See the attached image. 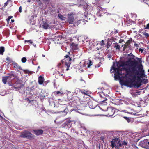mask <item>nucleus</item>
Masks as SVG:
<instances>
[{
  "mask_svg": "<svg viewBox=\"0 0 149 149\" xmlns=\"http://www.w3.org/2000/svg\"><path fill=\"white\" fill-rule=\"evenodd\" d=\"M129 58H128V60L126 62V65L127 67H124L123 69H126L127 73H129L131 71L133 72L138 70V65L139 62H140L141 61V59L136 57V59H137V61L135 60L134 59L135 56L131 53L128 54Z\"/></svg>",
  "mask_w": 149,
  "mask_h": 149,
  "instance_id": "nucleus-1",
  "label": "nucleus"
},
{
  "mask_svg": "<svg viewBox=\"0 0 149 149\" xmlns=\"http://www.w3.org/2000/svg\"><path fill=\"white\" fill-rule=\"evenodd\" d=\"M123 70L125 71L126 74L125 77L126 78L125 80L123 81V84L128 87L131 88L133 87V82L134 81V79H136V76L140 74L139 70H136L133 72L131 71L129 73H127L126 69Z\"/></svg>",
  "mask_w": 149,
  "mask_h": 149,
  "instance_id": "nucleus-2",
  "label": "nucleus"
},
{
  "mask_svg": "<svg viewBox=\"0 0 149 149\" xmlns=\"http://www.w3.org/2000/svg\"><path fill=\"white\" fill-rule=\"evenodd\" d=\"M126 63L123 61H120L118 62H116V64L113 62L112 67L110 69L111 73H112L114 71L115 72V77H119L121 74L120 73L119 71L120 70V68L121 67L124 66L127 67L126 65Z\"/></svg>",
  "mask_w": 149,
  "mask_h": 149,
  "instance_id": "nucleus-3",
  "label": "nucleus"
},
{
  "mask_svg": "<svg viewBox=\"0 0 149 149\" xmlns=\"http://www.w3.org/2000/svg\"><path fill=\"white\" fill-rule=\"evenodd\" d=\"M15 78V75L12 74H9V76L2 77V81L4 84H6L8 81L10 82Z\"/></svg>",
  "mask_w": 149,
  "mask_h": 149,
  "instance_id": "nucleus-4",
  "label": "nucleus"
},
{
  "mask_svg": "<svg viewBox=\"0 0 149 149\" xmlns=\"http://www.w3.org/2000/svg\"><path fill=\"white\" fill-rule=\"evenodd\" d=\"M20 137L22 138H27L29 139H33L34 136L30 132L28 131H25L22 133Z\"/></svg>",
  "mask_w": 149,
  "mask_h": 149,
  "instance_id": "nucleus-5",
  "label": "nucleus"
},
{
  "mask_svg": "<svg viewBox=\"0 0 149 149\" xmlns=\"http://www.w3.org/2000/svg\"><path fill=\"white\" fill-rule=\"evenodd\" d=\"M68 54L66 55L64 59L62 60V61L63 63V64L67 65L68 66H70L71 64V58L70 57L69 55L70 54L69 52H68Z\"/></svg>",
  "mask_w": 149,
  "mask_h": 149,
  "instance_id": "nucleus-6",
  "label": "nucleus"
},
{
  "mask_svg": "<svg viewBox=\"0 0 149 149\" xmlns=\"http://www.w3.org/2000/svg\"><path fill=\"white\" fill-rule=\"evenodd\" d=\"M17 81L15 84H13L14 89L17 90L20 89L23 86L22 81L17 77L16 78Z\"/></svg>",
  "mask_w": 149,
  "mask_h": 149,
  "instance_id": "nucleus-7",
  "label": "nucleus"
},
{
  "mask_svg": "<svg viewBox=\"0 0 149 149\" xmlns=\"http://www.w3.org/2000/svg\"><path fill=\"white\" fill-rule=\"evenodd\" d=\"M119 142H121L119 138L113 137L112 140L110 142L111 143V146L112 148H113L115 146L116 143H118Z\"/></svg>",
  "mask_w": 149,
  "mask_h": 149,
  "instance_id": "nucleus-8",
  "label": "nucleus"
},
{
  "mask_svg": "<svg viewBox=\"0 0 149 149\" xmlns=\"http://www.w3.org/2000/svg\"><path fill=\"white\" fill-rule=\"evenodd\" d=\"M100 96V98L98 99L97 102L99 103L102 104V103H104L105 105L107 104V102H105L107 100V98L105 97H102L101 94H99Z\"/></svg>",
  "mask_w": 149,
  "mask_h": 149,
  "instance_id": "nucleus-9",
  "label": "nucleus"
},
{
  "mask_svg": "<svg viewBox=\"0 0 149 149\" xmlns=\"http://www.w3.org/2000/svg\"><path fill=\"white\" fill-rule=\"evenodd\" d=\"M107 113L108 116H111L114 115L115 113V110L113 107H110L107 109Z\"/></svg>",
  "mask_w": 149,
  "mask_h": 149,
  "instance_id": "nucleus-10",
  "label": "nucleus"
},
{
  "mask_svg": "<svg viewBox=\"0 0 149 149\" xmlns=\"http://www.w3.org/2000/svg\"><path fill=\"white\" fill-rule=\"evenodd\" d=\"M68 22L69 23L72 24L74 20L73 13H72L70 14H68Z\"/></svg>",
  "mask_w": 149,
  "mask_h": 149,
  "instance_id": "nucleus-11",
  "label": "nucleus"
},
{
  "mask_svg": "<svg viewBox=\"0 0 149 149\" xmlns=\"http://www.w3.org/2000/svg\"><path fill=\"white\" fill-rule=\"evenodd\" d=\"M74 100V99L72 100L71 102L69 103L70 105L73 107L78 106L79 102V100Z\"/></svg>",
  "mask_w": 149,
  "mask_h": 149,
  "instance_id": "nucleus-12",
  "label": "nucleus"
},
{
  "mask_svg": "<svg viewBox=\"0 0 149 149\" xmlns=\"http://www.w3.org/2000/svg\"><path fill=\"white\" fill-rule=\"evenodd\" d=\"M33 131L35 134L37 136H39L42 134L43 131L41 129L34 130Z\"/></svg>",
  "mask_w": 149,
  "mask_h": 149,
  "instance_id": "nucleus-13",
  "label": "nucleus"
},
{
  "mask_svg": "<svg viewBox=\"0 0 149 149\" xmlns=\"http://www.w3.org/2000/svg\"><path fill=\"white\" fill-rule=\"evenodd\" d=\"M110 93L109 89H104L102 91V93H102L103 95L105 96H109V94Z\"/></svg>",
  "mask_w": 149,
  "mask_h": 149,
  "instance_id": "nucleus-14",
  "label": "nucleus"
},
{
  "mask_svg": "<svg viewBox=\"0 0 149 149\" xmlns=\"http://www.w3.org/2000/svg\"><path fill=\"white\" fill-rule=\"evenodd\" d=\"M68 111V109H65L64 111H60L58 113L60 114L61 116H64L66 115Z\"/></svg>",
  "mask_w": 149,
  "mask_h": 149,
  "instance_id": "nucleus-15",
  "label": "nucleus"
},
{
  "mask_svg": "<svg viewBox=\"0 0 149 149\" xmlns=\"http://www.w3.org/2000/svg\"><path fill=\"white\" fill-rule=\"evenodd\" d=\"M80 91H81V89L76 88L74 91V94L77 95L79 98H81Z\"/></svg>",
  "mask_w": 149,
  "mask_h": 149,
  "instance_id": "nucleus-16",
  "label": "nucleus"
},
{
  "mask_svg": "<svg viewBox=\"0 0 149 149\" xmlns=\"http://www.w3.org/2000/svg\"><path fill=\"white\" fill-rule=\"evenodd\" d=\"M88 104L89 107L92 109H94L97 106L95 103H94L91 100L88 102Z\"/></svg>",
  "mask_w": 149,
  "mask_h": 149,
  "instance_id": "nucleus-17",
  "label": "nucleus"
},
{
  "mask_svg": "<svg viewBox=\"0 0 149 149\" xmlns=\"http://www.w3.org/2000/svg\"><path fill=\"white\" fill-rule=\"evenodd\" d=\"M67 98L68 100L71 102L74 99V98L72 97V95L71 92H68L67 94Z\"/></svg>",
  "mask_w": 149,
  "mask_h": 149,
  "instance_id": "nucleus-18",
  "label": "nucleus"
},
{
  "mask_svg": "<svg viewBox=\"0 0 149 149\" xmlns=\"http://www.w3.org/2000/svg\"><path fill=\"white\" fill-rule=\"evenodd\" d=\"M71 47L73 50H77L78 49V45L72 42L71 44Z\"/></svg>",
  "mask_w": 149,
  "mask_h": 149,
  "instance_id": "nucleus-19",
  "label": "nucleus"
},
{
  "mask_svg": "<svg viewBox=\"0 0 149 149\" xmlns=\"http://www.w3.org/2000/svg\"><path fill=\"white\" fill-rule=\"evenodd\" d=\"M70 67V66H68L67 65L63 64V66H62V68L61 70L63 72L67 71L69 70V68Z\"/></svg>",
  "mask_w": 149,
  "mask_h": 149,
  "instance_id": "nucleus-20",
  "label": "nucleus"
},
{
  "mask_svg": "<svg viewBox=\"0 0 149 149\" xmlns=\"http://www.w3.org/2000/svg\"><path fill=\"white\" fill-rule=\"evenodd\" d=\"M12 64L13 65V67L17 69V70L18 69L21 70H22L21 69V67L19 66L17 63L15 62H13Z\"/></svg>",
  "mask_w": 149,
  "mask_h": 149,
  "instance_id": "nucleus-21",
  "label": "nucleus"
},
{
  "mask_svg": "<svg viewBox=\"0 0 149 149\" xmlns=\"http://www.w3.org/2000/svg\"><path fill=\"white\" fill-rule=\"evenodd\" d=\"M44 81V78L41 76H40L38 78V82L39 84L42 85Z\"/></svg>",
  "mask_w": 149,
  "mask_h": 149,
  "instance_id": "nucleus-22",
  "label": "nucleus"
},
{
  "mask_svg": "<svg viewBox=\"0 0 149 149\" xmlns=\"http://www.w3.org/2000/svg\"><path fill=\"white\" fill-rule=\"evenodd\" d=\"M72 120L69 118H67L65 121V124H67L68 125V127H71V124Z\"/></svg>",
  "mask_w": 149,
  "mask_h": 149,
  "instance_id": "nucleus-23",
  "label": "nucleus"
},
{
  "mask_svg": "<svg viewBox=\"0 0 149 149\" xmlns=\"http://www.w3.org/2000/svg\"><path fill=\"white\" fill-rule=\"evenodd\" d=\"M88 95L87 94V95L82 96V97H83V99H82V100L84 102H87L88 100H89L90 98L88 97Z\"/></svg>",
  "mask_w": 149,
  "mask_h": 149,
  "instance_id": "nucleus-24",
  "label": "nucleus"
},
{
  "mask_svg": "<svg viewBox=\"0 0 149 149\" xmlns=\"http://www.w3.org/2000/svg\"><path fill=\"white\" fill-rule=\"evenodd\" d=\"M136 79H134V81L133 82V87H140L141 84L140 83L138 82L137 81H135Z\"/></svg>",
  "mask_w": 149,
  "mask_h": 149,
  "instance_id": "nucleus-25",
  "label": "nucleus"
},
{
  "mask_svg": "<svg viewBox=\"0 0 149 149\" xmlns=\"http://www.w3.org/2000/svg\"><path fill=\"white\" fill-rule=\"evenodd\" d=\"M141 144L142 145V146L143 147V145H145L149 146V141L148 142L147 140H144L141 141Z\"/></svg>",
  "mask_w": 149,
  "mask_h": 149,
  "instance_id": "nucleus-26",
  "label": "nucleus"
},
{
  "mask_svg": "<svg viewBox=\"0 0 149 149\" xmlns=\"http://www.w3.org/2000/svg\"><path fill=\"white\" fill-rule=\"evenodd\" d=\"M115 147L116 149H122L121 142L117 143V145H116Z\"/></svg>",
  "mask_w": 149,
  "mask_h": 149,
  "instance_id": "nucleus-27",
  "label": "nucleus"
},
{
  "mask_svg": "<svg viewBox=\"0 0 149 149\" xmlns=\"http://www.w3.org/2000/svg\"><path fill=\"white\" fill-rule=\"evenodd\" d=\"M8 84L9 89L11 90H13L14 89V85L11 82L8 81Z\"/></svg>",
  "mask_w": 149,
  "mask_h": 149,
  "instance_id": "nucleus-28",
  "label": "nucleus"
},
{
  "mask_svg": "<svg viewBox=\"0 0 149 149\" xmlns=\"http://www.w3.org/2000/svg\"><path fill=\"white\" fill-rule=\"evenodd\" d=\"M113 46L114 48H116L115 49L116 50H120V46L118 44L117 42L113 44Z\"/></svg>",
  "mask_w": 149,
  "mask_h": 149,
  "instance_id": "nucleus-29",
  "label": "nucleus"
},
{
  "mask_svg": "<svg viewBox=\"0 0 149 149\" xmlns=\"http://www.w3.org/2000/svg\"><path fill=\"white\" fill-rule=\"evenodd\" d=\"M63 63L62 61V60L61 61V62L59 63L57 65V67L59 69V68L62 69V66H63Z\"/></svg>",
  "mask_w": 149,
  "mask_h": 149,
  "instance_id": "nucleus-30",
  "label": "nucleus"
},
{
  "mask_svg": "<svg viewBox=\"0 0 149 149\" xmlns=\"http://www.w3.org/2000/svg\"><path fill=\"white\" fill-rule=\"evenodd\" d=\"M112 44V42H111L110 40H109L108 41L107 44L106 45L107 48V50L110 47L111 45Z\"/></svg>",
  "mask_w": 149,
  "mask_h": 149,
  "instance_id": "nucleus-31",
  "label": "nucleus"
},
{
  "mask_svg": "<svg viewBox=\"0 0 149 149\" xmlns=\"http://www.w3.org/2000/svg\"><path fill=\"white\" fill-rule=\"evenodd\" d=\"M5 51L4 48L3 47H0V54L3 55V52Z\"/></svg>",
  "mask_w": 149,
  "mask_h": 149,
  "instance_id": "nucleus-32",
  "label": "nucleus"
},
{
  "mask_svg": "<svg viewBox=\"0 0 149 149\" xmlns=\"http://www.w3.org/2000/svg\"><path fill=\"white\" fill-rule=\"evenodd\" d=\"M42 26L43 28L45 29H47L49 26V25L46 22H44Z\"/></svg>",
  "mask_w": 149,
  "mask_h": 149,
  "instance_id": "nucleus-33",
  "label": "nucleus"
},
{
  "mask_svg": "<svg viewBox=\"0 0 149 149\" xmlns=\"http://www.w3.org/2000/svg\"><path fill=\"white\" fill-rule=\"evenodd\" d=\"M132 40V39L131 38L129 40H128L126 43L125 44L126 45V46H128L130 44Z\"/></svg>",
  "mask_w": 149,
  "mask_h": 149,
  "instance_id": "nucleus-34",
  "label": "nucleus"
},
{
  "mask_svg": "<svg viewBox=\"0 0 149 149\" xmlns=\"http://www.w3.org/2000/svg\"><path fill=\"white\" fill-rule=\"evenodd\" d=\"M6 60L7 61L9 64H10L11 63H13V62L12 60L10 58L8 57L6 58Z\"/></svg>",
  "mask_w": 149,
  "mask_h": 149,
  "instance_id": "nucleus-35",
  "label": "nucleus"
},
{
  "mask_svg": "<svg viewBox=\"0 0 149 149\" xmlns=\"http://www.w3.org/2000/svg\"><path fill=\"white\" fill-rule=\"evenodd\" d=\"M88 64L87 68H90V66L92 65L93 63L91 60H89V62Z\"/></svg>",
  "mask_w": 149,
  "mask_h": 149,
  "instance_id": "nucleus-36",
  "label": "nucleus"
},
{
  "mask_svg": "<svg viewBox=\"0 0 149 149\" xmlns=\"http://www.w3.org/2000/svg\"><path fill=\"white\" fill-rule=\"evenodd\" d=\"M99 44L100 45L101 47H102V46L104 45L105 44L104 40H102L101 41L99 42Z\"/></svg>",
  "mask_w": 149,
  "mask_h": 149,
  "instance_id": "nucleus-37",
  "label": "nucleus"
},
{
  "mask_svg": "<svg viewBox=\"0 0 149 149\" xmlns=\"http://www.w3.org/2000/svg\"><path fill=\"white\" fill-rule=\"evenodd\" d=\"M68 109V108L66 107V106L65 105H63V106L62 107L60 111H64V110H65V109Z\"/></svg>",
  "mask_w": 149,
  "mask_h": 149,
  "instance_id": "nucleus-38",
  "label": "nucleus"
},
{
  "mask_svg": "<svg viewBox=\"0 0 149 149\" xmlns=\"http://www.w3.org/2000/svg\"><path fill=\"white\" fill-rule=\"evenodd\" d=\"M26 58L25 57H24L22 58L21 59V61L23 63H24L26 62Z\"/></svg>",
  "mask_w": 149,
  "mask_h": 149,
  "instance_id": "nucleus-39",
  "label": "nucleus"
},
{
  "mask_svg": "<svg viewBox=\"0 0 149 149\" xmlns=\"http://www.w3.org/2000/svg\"><path fill=\"white\" fill-rule=\"evenodd\" d=\"M81 89V90L82 91H83L86 94V95L88 94L89 91L87 89Z\"/></svg>",
  "mask_w": 149,
  "mask_h": 149,
  "instance_id": "nucleus-40",
  "label": "nucleus"
},
{
  "mask_svg": "<svg viewBox=\"0 0 149 149\" xmlns=\"http://www.w3.org/2000/svg\"><path fill=\"white\" fill-rule=\"evenodd\" d=\"M25 43H26V42H29L31 44H32L33 43L32 41L31 40H26L24 41Z\"/></svg>",
  "mask_w": 149,
  "mask_h": 149,
  "instance_id": "nucleus-41",
  "label": "nucleus"
},
{
  "mask_svg": "<svg viewBox=\"0 0 149 149\" xmlns=\"http://www.w3.org/2000/svg\"><path fill=\"white\" fill-rule=\"evenodd\" d=\"M80 94H81V98L82 97V96H83L84 95H86V94L83 91L81 90V91H80Z\"/></svg>",
  "mask_w": 149,
  "mask_h": 149,
  "instance_id": "nucleus-42",
  "label": "nucleus"
},
{
  "mask_svg": "<svg viewBox=\"0 0 149 149\" xmlns=\"http://www.w3.org/2000/svg\"><path fill=\"white\" fill-rule=\"evenodd\" d=\"M59 94L61 95H62L63 94V93H61L60 91H57L56 92H55V94L56 95H57Z\"/></svg>",
  "mask_w": 149,
  "mask_h": 149,
  "instance_id": "nucleus-43",
  "label": "nucleus"
},
{
  "mask_svg": "<svg viewBox=\"0 0 149 149\" xmlns=\"http://www.w3.org/2000/svg\"><path fill=\"white\" fill-rule=\"evenodd\" d=\"M62 126L65 128H66L67 127H68V125L67 124H65V122L62 124Z\"/></svg>",
  "mask_w": 149,
  "mask_h": 149,
  "instance_id": "nucleus-44",
  "label": "nucleus"
},
{
  "mask_svg": "<svg viewBox=\"0 0 149 149\" xmlns=\"http://www.w3.org/2000/svg\"><path fill=\"white\" fill-rule=\"evenodd\" d=\"M43 2H45L46 3H48L50 1V0H41Z\"/></svg>",
  "mask_w": 149,
  "mask_h": 149,
  "instance_id": "nucleus-45",
  "label": "nucleus"
},
{
  "mask_svg": "<svg viewBox=\"0 0 149 149\" xmlns=\"http://www.w3.org/2000/svg\"><path fill=\"white\" fill-rule=\"evenodd\" d=\"M143 148L146 149H149V146L145 145H143Z\"/></svg>",
  "mask_w": 149,
  "mask_h": 149,
  "instance_id": "nucleus-46",
  "label": "nucleus"
},
{
  "mask_svg": "<svg viewBox=\"0 0 149 149\" xmlns=\"http://www.w3.org/2000/svg\"><path fill=\"white\" fill-rule=\"evenodd\" d=\"M121 143L122 146L123 145H127V143L125 141H122Z\"/></svg>",
  "mask_w": 149,
  "mask_h": 149,
  "instance_id": "nucleus-47",
  "label": "nucleus"
},
{
  "mask_svg": "<svg viewBox=\"0 0 149 149\" xmlns=\"http://www.w3.org/2000/svg\"><path fill=\"white\" fill-rule=\"evenodd\" d=\"M145 29H149V23L146 26L144 25Z\"/></svg>",
  "mask_w": 149,
  "mask_h": 149,
  "instance_id": "nucleus-48",
  "label": "nucleus"
},
{
  "mask_svg": "<svg viewBox=\"0 0 149 149\" xmlns=\"http://www.w3.org/2000/svg\"><path fill=\"white\" fill-rule=\"evenodd\" d=\"M124 118L128 122H129L130 121V120L129 118L125 117Z\"/></svg>",
  "mask_w": 149,
  "mask_h": 149,
  "instance_id": "nucleus-49",
  "label": "nucleus"
},
{
  "mask_svg": "<svg viewBox=\"0 0 149 149\" xmlns=\"http://www.w3.org/2000/svg\"><path fill=\"white\" fill-rule=\"evenodd\" d=\"M144 72V70H141V75H142L143 74V73Z\"/></svg>",
  "mask_w": 149,
  "mask_h": 149,
  "instance_id": "nucleus-50",
  "label": "nucleus"
},
{
  "mask_svg": "<svg viewBox=\"0 0 149 149\" xmlns=\"http://www.w3.org/2000/svg\"><path fill=\"white\" fill-rule=\"evenodd\" d=\"M139 52H141V53H142L143 51V49H142L140 48L139 49Z\"/></svg>",
  "mask_w": 149,
  "mask_h": 149,
  "instance_id": "nucleus-51",
  "label": "nucleus"
},
{
  "mask_svg": "<svg viewBox=\"0 0 149 149\" xmlns=\"http://www.w3.org/2000/svg\"><path fill=\"white\" fill-rule=\"evenodd\" d=\"M8 1L6 2V3H5L4 6L6 7L8 5Z\"/></svg>",
  "mask_w": 149,
  "mask_h": 149,
  "instance_id": "nucleus-52",
  "label": "nucleus"
},
{
  "mask_svg": "<svg viewBox=\"0 0 149 149\" xmlns=\"http://www.w3.org/2000/svg\"><path fill=\"white\" fill-rule=\"evenodd\" d=\"M144 35L147 37H148L149 36V35L147 33H145Z\"/></svg>",
  "mask_w": 149,
  "mask_h": 149,
  "instance_id": "nucleus-53",
  "label": "nucleus"
},
{
  "mask_svg": "<svg viewBox=\"0 0 149 149\" xmlns=\"http://www.w3.org/2000/svg\"><path fill=\"white\" fill-rule=\"evenodd\" d=\"M19 11L20 12H22V7L21 6H20L19 9Z\"/></svg>",
  "mask_w": 149,
  "mask_h": 149,
  "instance_id": "nucleus-54",
  "label": "nucleus"
},
{
  "mask_svg": "<svg viewBox=\"0 0 149 149\" xmlns=\"http://www.w3.org/2000/svg\"><path fill=\"white\" fill-rule=\"evenodd\" d=\"M134 45L136 47H139V45L135 43Z\"/></svg>",
  "mask_w": 149,
  "mask_h": 149,
  "instance_id": "nucleus-55",
  "label": "nucleus"
},
{
  "mask_svg": "<svg viewBox=\"0 0 149 149\" xmlns=\"http://www.w3.org/2000/svg\"><path fill=\"white\" fill-rule=\"evenodd\" d=\"M127 46H126V44H125L124 45V47H123V48H124V50L127 47Z\"/></svg>",
  "mask_w": 149,
  "mask_h": 149,
  "instance_id": "nucleus-56",
  "label": "nucleus"
},
{
  "mask_svg": "<svg viewBox=\"0 0 149 149\" xmlns=\"http://www.w3.org/2000/svg\"><path fill=\"white\" fill-rule=\"evenodd\" d=\"M118 31L117 30H115V31H114V34L117 33H118Z\"/></svg>",
  "mask_w": 149,
  "mask_h": 149,
  "instance_id": "nucleus-57",
  "label": "nucleus"
},
{
  "mask_svg": "<svg viewBox=\"0 0 149 149\" xmlns=\"http://www.w3.org/2000/svg\"><path fill=\"white\" fill-rule=\"evenodd\" d=\"M24 72L26 73H27L29 71L27 70H24Z\"/></svg>",
  "mask_w": 149,
  "mask_h": 149,
  "instance_id": "nucleus-58",
  "label": "nucleus"
},
{
  "mask_svg": "<svg viewBox=\"0 0 149 149\" xmlns=\"http://www.w3.org/2000/svg\"><path fill=\"white\" fill-rule=\"evenodd\" d=\"M146 3L149 6V0H146Z\"/></svg>",
  "mask_w": 149,
  "mask_h": 149,
  "instance_id": "nucleus-59",
  "label": "nucleus"
},
{
  "mask_svg": "<svg viewBox=\"0 0 149 149\" xmlns=\"http://www.w3.org/2000/svg\"><path fill=\"white\" fill-rule=\"evenodd\" d=\"M13 16H9L8 17V18H9V19H11L12 18H13Z\"/></svg>",
  "mask_w": 149,
  "mask_h": 149,
  "instance_id": "nucleus-60",
  "label": "nucleus"
},
{
  "mask_svg": "<svg viewBox=\"0 0 149 149\" xmlns=\"http://www.w3.org/2000/svg\"><path fill=\"white\" fill-rule=\"evenodd\" d=\"M112 56L111 55H108V57L109 58H111L112 57Z\"/></svg>",
  "mask_w": 149,
  "mask_h": 149,
  "instance_id": "nucleus-61",
  "label": "nucleus"
},
{
  "mask_svg": "<svg viewBox=\"0 0 149 149\" xmlns=\"http://www.w3.org/2000/svg\"><path fill=\"white\" fill-rule=\"evenodd\" d=\"M38 3H39L40 4H42V2L40 0H39V1H38Z\"/></svg>",
  "mask_w": 149,
  "mask_h": 149,
  "instance_id": "nucleus-62",
  "label": "nucleus"
},
{
  "mask_svg": "<svg viewBox=\"0 0 149 149\" xmlns=\"http://www.w3.org/2000/svg\"><path fill=\"white\" fill-rule=\"evenodd\" d=\"M147 61L149 62V56H148L147 58Z\"/></svg>",
  "mask_w": 149,
  "mask_h": 149,
  "instance_id": "nucleus-63",
  "label": "nucleus"
},
{
  "mask_svg": "<svg viewBox=\"0 0 149 149\" xmlns=\"http://www.w3.org/2000/svg\"><path fill=\"white\" fill-rule=\"evenodd\" d=\"M58 74H59V75L60 76V75H61V76H62L63 75V74H61L60 73H59V71H58Z\"/></svg>",
  "mask_w": 149,
  "mask_h": 149,
  "instance_id": "nucleus-64",
  "label": "nucleus"
}]
</instances>
